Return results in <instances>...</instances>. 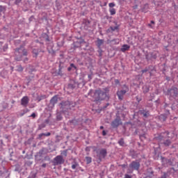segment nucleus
I'll use <instances>...</instances> for the list:
<instances>
[{
    "label": "nucleus",
    "mask_w": 178,
    "mask_h": 178,
    "mask_svg": "<svg viewBox=\"0 0 178 178\" xmlns=\"http://www.w3.org/2000/svg\"><path fill=\"white\" fill-rule=\"evenodd\" d=\"M108 6H109L110 9H113V8H115V6H116V4H115V3H109Z\"/></svg>",
    "instance_id": "19"
},
{
    "label": "nucleus",
    "mask_w": 178,
    "mask_h": 178,
    "mask_svg": "<svg viewBox=\"0 0 178 178\" xmlns=\"http://www.w3.org/2000/svg\"><path fill=\"white\" fill-rule=\"evenodd\" d=\"M25 113H26L24 111V113L19 114V116H20V117L24 116Z\"/></svg>",
    "instance_id": "38"
},
{
    "label": "nucleus",
    "mask_w": 178,
    "mask_h": 178,
    "mask_svg": "<svg viewBox=\"0 0 178 178\" xmlns=\"http://www.w3.org/2000/svg\"><path fill=\"white\" fill-rule=\"evenodd\" d=\"M147 72H148V69H147V68L142 70V73H147Z\"/></svg>",
    "instance_id": "31"
},
{
    "label": "nucleus",
    "mask_w": 178,
    "mask_h": 178,
    "mask_svg": "<svg viewBox=\"0 0 178 178\" xmlns=\"http://www.w3.org/2000/svg\"><path fill=\"white\" fill-rule=\"evenodd\" d=\"M16 60H22V57H20V58H16Z\"/></svg>",
    "instance_id": "43"
},
{
    "label": "nucleus",
    "mask_w": 178,
    "mask_h": 178,
    "mask_svg": "<svg viewBox=\"0 0 178 178\" xmlns=\"http://www.w3.org/2000/svg\"><path fill=\"white\" fill-rule=\"evenodd\" d=\"M22 2V0H15V4L19 5Z\"/></svg>",
    "instance_id": "26"
},
{
    "label": "nucleus",
    "mask_w": 178,
    "mask_h": 178,
    "mask_svg": "<svg viewBox=\"0 0 178 178\" xmlns=\"http://www.w3.org/2000/svg\"><path fill=\"white\" fill-rule=\"evenodd\" d=\"M126 92H129V86H127V85H124L123 90H118L117 92V95L118 97V99L122 101L123 99V97H124V95L126 94Z\"/></svg>",
    "instance_id": "2"
},
{
    "label": "nucleus",
    "mask_w": 178,
    "mask_h": 178,
    "mask_svg": "<svg viewBox=\"0 0 178 178\" xmlns=\"http://www.w3.org/2000/svg\"><path fill=\"white\" fill-rule=\"evenodd\" d=\"M128 173H133V170L128 169Z\"/></svg>",
    "instance_id": "42"
},
{
    "label": "nucleus",
    "mask_w": 178,
    "mask_h": 178,
    "mask_svg": "<svg viewBox=\"0 0 178 178\" xmlns=\"http://www.w3.org/2000/svg\"><path fill=\"white\" fill-rule=\"evenodd\" d=\"M19 54H22L24 56H27V50L24 47H20L15 50V55H19Z\"/></svg>",
    "instance_id": "6"
},
{
    "label": "nucleus",
    "mask_w": 178,
    "mask_h": 178,
    "mask_svg": "<svg viewBox=\"0 0 178 178\" xmlns=\"http://www.w3.org/2000/svg\"><path fill=\"white\" fill-rule=\"evenodd\" d=\"M61 155H63L64 156H67V150H63L61 152Z\"/></svg>",
    "instance_id": "23"
},
{
    "label": "nucleus",
    "mask_w": 178,
    "mask_h": 178,
    "mask_svg": "<svg viewBox=\"0 0 178 178\" xmlns=\"http://www.w3.org/2000/svg\"><path fill=\"white\" fill-rule=\"evenodd\" d=\"M97 42L98 48H101V45H102V44H104V40L98 38Z\"/></svg>",
    "instance_id": "12"
},
{
    "label": "nucleus",
    "mask_w": 178,
    "mask_h": 178,
    "mask_svg": "<svg viewBox=\"0 0 178 178\" xmlns=\"http://www.w3.org/2000/svg\"><path fill=\"white\" fill-rule=\"evenodd\" d=\"M70 70H72V67H68V72H70Z\"/></svg>",
    "instance_id": "45"
},
{
    "label": "nucleus",
    "mask_w": 178,
    "mask_h": 178,
    "mask_svg": "<svg viewBox=\"0 0 178 178\" xmlns=\"http://www.w3.org/2000/svg\"><path fill=\"white\" fill-rule=\"evenodd\" d=\"M118 81H118V80H115V83H118Z\"/></svg>",
    "instance_id": "53"
},
{
    "label": "nucleus",
    "mask_w": 178,
    "mask_h": 178,
    "mask_svg": "<svg viewBox=\"0 0 178 178\" xmlns=\"http://www.w3.org/2000/svg\"><path fill=\"white\" fill-rule=\"evenodd\" d=\"M5 49H8V44H6V45L3 47V51H5Z\"/></svg>",
    "instance_id": "35"
},
{
    "label": "nucleus",
    "mask_w": 178,
    "mask_h": 178,
    "mask_svg": "<svg viewBox=\"0 0 178 178\" xmlns=\"http://www.w3.org/2000/svg\"><path fill=\"white\" fill-rule=\"evenodd\" d=\"M130 49V46L129 44H123L121 51L122 52H126V51H129Z\"/></svg>",
    "instance_id": "10"
},
{
    "label": "nucleus",
    "mask_w": 178,
    "mask_h": 178,
    "mask_svg": "<svg viewBox=\"0 0 178 178\" xmlns=\"http://www.w3.org/2000/svg\"><path fill=\"white\" fill-rule=\"evenodd\" d=\"M33 55H35L33 56L35 58H37V56H38V51L37 49H34L33 50Z\"/></svg>",
    "instance_id": "18"
},
{
    "label": "nucleus",
    "mask_w": 178,
    "mask_h": 178,
    "mask_svg": "<svg viewBox=\"0 0 178 178\" xmlns=\"http://www.w3.org/2000/svg\"><path fill=\"white\" fill-rule=\"evenodd\" d=\"M109 89L105 88L103 90L97 89L95 90L93 95V99L95 102H98L99 101H104V99H109Z\"/></svg>",
    "instance_id": "1"
},
{
    "label": "nucleus",
    "mask_w": 178,
    "mask_h": 178,
    "mask_svg": "<svg viewBox=\"0 0 178 178\" xmlns=\"http://www.w3.org/2000/svg\"><path fill=\"white\" fill-rule=\"evenodd\" d=\"M106 134V131H105V130H104L102 131V136H105Z\"/></svg>",
    "instance_id": "37"
},
{
    "label": "nucleus",
    "mask_w": 178,
    "mask_h": 178,
    "mask_svg": "<svg viewBox=\"0 0 178 178\" xmlns=\"http://www.w3.org/2000/svg\"><path fill=\"white\" fill-rule=\"evenodd\" d=\"M124 178H131V175H129L128 174H125Z\"/></svg>",
    "instance_id": "27"
},
{
    "label": "nucleus",
    "mask_w": 178,
    "mask_h": 178,
    "mask_svg": "<svg viewBox=\"0 0 178 178\" xmlns=\"http://www.w3.org/2000/svg\"><path fill=\"white\" fill-rule=\"evenodd\" d=\"M44 136H45L46 137H49V136H51V133L48 132V133H47V134H44Z\"/></svg>",
    "instance_id": "32"
},
{
    "label": "nucleus",
    "mask_w": 178,
    "mask_h": 178,
    "mask_svg": "<svg viewBox=\"0 0 178 178\" xmlns=\"http://www.w3.org/2000/svg\"><path fill=\"white\" fill-rule=\"evenodd\" d=\"M129 168L131 169L132 170H138V169H140V162L137 161H132L129 164Z\"/></svg>",
    "instance_id": "5"
},
{
    "label": "nucleus",
    "mask_w": 178,
    "mask_h": 178,
    "mask_svg": "<svg viewBox=\"0 0 178 178\" xmlns=\"http://www.w3.org/2000/svg\"><path fill=\"white\" fill-rule=\"evenodd\" d=\"M40 98H41L42 99H45V98H47V96H45V95H42V96H40Z\"/></svg>",
    "instance_id": "34"
},
{
    "label": "nucleus",
    "mask_w": 178,
    "mask_h": 178,
    "mask_svg": "<svg viewBox=\"0 0 178 178\" xmlns=\"http://www.w3.org/2000/svg\"><path fill=\"white\" fill-rule=\"evenodd\" d=\"M149 27H151V29H152V26L151 25V24H148Z\"/></svg>",
    "instance_id": "49"
},
{
    "label": "nucleus",
    "mask_w": 178,
    "mask_h": 178,
    "mask_svg": "<svg viewBox=\"0 0 178 178\" xmlns=\"http://www.w3.org/2000/svg\"><path fill=\"white\" fill-rule=\"evenodd\" d=\"M163 144H164L165 147H169V145L172 144V142L170 141V140H166L165 142L163 143Z\"/></svg>",
    "instance_id": "15"
},
{
    "label": "nucleus",
    "mask_w": 178,
    "mask_h": 178,
    "mask_svg": "<svg viewBox=\"0 0 178 178\" xmlns=\"http://www.w3.org/2000/svg\"><path fill=\"white\" fill-rule=\"evenodd\" d=\"M56 102H58V96H54L50 100V104H51L52 105H55Z\"/></svg>",
    "instance_id": "11"
},
{
    "label": "nucleus",
    "mask_w": 178,
    "mask_h": 178,
    "mask_svg": "<svg viewBox=\"0 0 178 178\" xmlns=\"http://www.w3.org/2000/svg\"><path fill=\"white\" fill-rule=\"evenodd\" d=\"M136 101H138V102H140V101H141V99H139L138 97H136Z\"/></svg>",
    "instance_id": "44"
},
{
    "label": "nucleus",
    "mask_w": 178,
    "mask_h": 178,
    "mask_svg": "<svg viewBox=\"0 0 178 178\" xmlns=\"http://www.w3.org/2000/svg\"><path fill=\"white\" fill-rule=\"evenodd\" d=\"M168 94H170L171 97H177V88L172 87L168 90Z\"/></svg>",
    "instance_id": "8"
},
{
    "label": "nucleus",
    "mask_w": 178,
    "mask_h": 178,
    "mask_svg": "<svg viewBox=\"0 0 178 178\" xmlns=\"http://www.w3.org/2000/svg\"><path fill=\"white\" fill-rule=\"evenodd\" d=\"M76 168H77V164H73L72 165V169H76Z\"/></svg>",
    "instance_id": "28"
},
{
    "label": "nucleus",
    "mask_w": 178,
    "mask_h": 178,
    "mask_svg": "<svg viewBox=\"0 0 178 178\" xmlns=\"http://www.w3.org/2000/svg\"><path fill=\"white\" fill-rule=\"evenodd\" d=\"M88 78H89V79H91V75H88Z\"/></svg>",
    "instance_id": "51"
},
{
    "label": "nucleus",
    "mask_w": 178,
    "mask_h": 178,
    "mask_svg": "<svg viewBox=\"0 0 178 178\" xmlns=\"http://www.w3.org/2000/svg\"><path fill=\"white\" fill-rule=\"evenodd\" d=\"M104 6H106V3H104Z\"/></svg>",
    "instance_id": "52"
},
{
    "label": "nucleus",
    "mask_w": 178,
    "mask_h": 178,
    "mask_svg": "<svg viewBox=\"0 0 178 178\" xmlns=\"http://www.w3.org/2000/svg\"><path fill=\"white\" fill-rule=\"evenodd\" d=\"M42 136H44V134H39L40 138H41V137H42Z\"/></svg>",
    "instance_id": "40"
},
{
    "label": "nucleus",
    "mask_w": 178,
    "mask_h": 178,
    "mask_svg": "<svg viewBox=\"0 0 178 178\" xmlns=\"http://www.w3.org/2000/svg\"><path fill=\"white\" fill-rule=\"evenodd\" d=\"M141 114L143 115L144 118H148L149 116V112L148 111H141Z\"/></svg>",
    "instance_id": "14"
},
{
    "label": "nucleus",
    "mask_w": 178,
    "mask_h": 178,
    "mask_svg": "<svg viewBox=\"0 0 178 178\" xmlns=\"http://www.w3.org/2000/svg\"><path fill=\"white\" fill-rule=\"evenodd\" d=\"M29 102H30V99L27 96L23 97L21 99V105L25 108L29 105Z\"/></svg>",
    "instance_id": "7"
},
{
    "label": "nucleus",
    "mask_w": 178,
    "mask_h": 178,
    "mask_svg": "<svg viewBox=\"0 0 178 178\" xmlns=\"http://www.w3.org/2000/svg\"><path fill=\"white\" fill-rule=\"evenodd\" d=\"M31 118H35V113H33L31 115H30Z\"/></svg>",
    "instance_id": "33"
},
{
    "label": "nucleus",
    "mask_w": 178,
    "mask_h": 178,
    "mask_svg": "<svg viewBox=\"0 0 178 178\" xmlns=\"http://www.w3.org/2000/svg\"><path fill=\"white\" fill-rule=\"evenodd\" d=\"M70 67H74V69H77V67H75V66H74V64H73V63H71V64H70Z\"/></svg>",
    "instance_id": "30"
},
{
    "label": "nucleus",
    "mask_w": 178,
    "mask_h": 178,
    "mask_svg": "<svg viewBox=\"0 0 178 178\" xmlns=\"http://www.w3.org/2000/svg\"><path fill=\"white\" fill-rule=\"evenodd\" d=\"M42 98L40 97H38V102H40V101H42Z\"/></svg>",
    "instance_id": "39"
},
{
    "label": "nucleus",
    "mask_w": 178,
    "mask_h": 178,
    "mask_svg": "<svg viewBox=\"0 0 178 178\" xmlns=\"http://www.w3.org/2000/svg\"><path fill=\"white\" fill-rule=\"evenodd\" d=\"M27 60H29V58H26L24 60V62H27Z\"/></svg>",
    "instance_id": "46"
},
{
    "label": "nucleus",
    "mask_w": 178,
    "mask_h": 178,
    "mask_svg": "<svg viewBox=\"0 0 178 178\" xmlns=\"http://www.w3.org/2000/svg\"><path fill=\"white\" fill-rule=\"evenodd\" d=\"M3 10H6V7L3 6H0V13L1 12H3Z\"/></svg>",
    "instance_id": "21"
},
{
    "label": "nucleus",
    "mask_w": 178,
    "mask_h": 178,
    "mask_svg": "<svg viewBox=\"0 0 178 178\" xmlns=\"http://www.w3.org/2000/svg\"><path fill=\"white\" fill-rule=\"evenodd\" d=\"M3 42H0V47L1 46V45H3Z\"/></svg>",
    "instance_id": "50"
},
{
    "label": "nucleus",
    "mask_w": 178,
    "mask_h": 178,
    "mask_svg": "<svg viewBox=\"0 0 178 178\" xmlns=\"http://www.w3.org/2000/svg\"><path fill=\"white\" fill-rule=\"evenodd\" d=\"M143 90L144 94H147V92H148V91H149V88H148V86H143Z\"/></svg>",
    "instance_id": "16"
},
{
    "label": "nucleus",
    "mask_w": 178,
    "mask_h": 178,
    "mask_svg": "<svg viewBox=\"0 0 178 178\" xmlns=\"http://www.w3.org/2000/svg\"><path fill=\"white\" fill-rule=\"evenodd\" d=\"M111 29L113 31H115V30H118V27L115 26V27H111Z\"/></svg>",
    "instance_id": "29"
},
{
    "label": "nucleus",
    "mask_w": 178,
    "mask_h": 178,
    "mask_svg": "<svg viewBox=\"0 0 178 178\" xmlns=\"http://www.w3.org/2000/svg\"><path fill=\"white\" fill-rule=\"evenodd\" d=\"M109 13L111 16H113V15H116V9L109 8Z\"/></svg>",
    "instance_id": "13"
},
{
    "label": "nucleus",
    "mask_w": 178,
    "mask_h": 178,
    "mask_svg": "<svg viewBox=\"0 0 178 178\" xmlns=\"http://www.w3.org/2000/svg\"><path fill=\"white\" fill-rule=\"evenodd\" d=\"M42 168H47V164H46V163H43V164L42 165Z\"/></svg>",
    "instance_id": "41"
},
{
    "label": "nucleus",
    "mask_w": 178,
    "mask_h": 178,
    "mask_svg": "<svg viewBox=\"0 0 178 178\" xmlns=\"http://www.w3.org/2000/svg\"><path fill=\"white\" fill-rule=\"evenodd\" d=\"M96 152L97 154V156L99 161H102V159H104L108 154L106 149H101L99 150H97Z\"/></svg>",
    "instance_id": "3"
},
{
    "label": "nucleus",
    "mask_w": 178,
    "mask_h": 178,
    "mask_svg": "<svg viewBox=\"0 0 178 178\" xmlns=\"http://www.w3.org/2000/svg\"><path fill=\"white\" fill-rule=\"evenodd\" d=\"M86 163L88 165L89 163H91V162H92V159H91V157L89 156H86Z\"/></svg>",
    "instance_id": "17"
},
{
    "label": "nucleus",
    "mask_w": 178,
    "mask_h": 178,
    "mask_svg": "<svg viewBox=\"0 0 178 178\" xmlns=\"http://www.w3.org/2000/svg\"><path fill=\"white\" fill-rule=\"evenodd\" d=\"M23 67H22V65H18L17 66V72H23Z\"/></svg>",
    "instance_id": "20"
},
{
    "label": "nucleus",
    "mask_w": 178,
    "mask_h": 178,
    "mask_svg": "<svg viewBox=\"0 0 178 178\" xmlns=\"http://www.w3.org/2000/svg\"><path fill=\"white\" fill-rule=\"evenodd\" d=\"M103 129H104V126H101L100 127V130H103Z\"/></svg>",
    "instance_id": "47"
},
{
    "label": "nucleus",
    "mask_w": 178,
    "mask_h": 178,
    "mask_svg": "<svg viewBox=\"0 0 178 178\" xmlns=\"http://www.w3.org/2000/svg\"><path fill=\"white\" fill-rule=\"evenodd\" d=\"M118 144H120L121 146L124 145V141L123 140V139H120V140L118 141Z\"/></svg>",
    "instance_id": "22"
},
{
    "label": "nucleus",
    "mask_w": 178,
    "mask_h": 178,
    "mask_svg": "<svg viewBox=\"0 0 178 178\" xmlns=\"http://www.w3.org/2000/svg\"><path fill=\"white\" fill-rule=\"evenodd\" d=\"M62 163H65V159H63V156L61 155L56 156L54 159V164L62 165Z\"/></svg>",
    "instance_id": "4"
},
{
    "label": "nucleus",
    "mask_w": 178,
    "mask_h": 178,
    "mask_svg": "<svg viewBox=\"0 0 178 178\" xmlns=\"http://www.w3.org/2000/svg\"><path fill=\"white\" fill-rule=\"evenodd\" d=\"M120 124H122V121L120 118H116L111 122L112 127H118Z\"/></svg>",
    "instance_id": "9"
},
{
    "label": "nucleus",
    "mask_w": 178,
    "mask_h": 178,
    "mask_svg": "<svg viewBox=\"0 0 178 178\" xmlns=\"http://www.w3.org/2000/svg\"><path fill=\"white\" fill-rule=\"evenodd\" d=\"M140 138H145V134H143L140 136Z\"/></svg>",
    "instance_id": "36"
},
{
    "label": "nucleus",
    "mask_w": 178,
    "mask_h": 178,
    "mask_svg": "<svg viewBox=\"0 0 178 178\" xmlns=\"http://www.w3.org/2000/svg\"><path fill=\"white\" fill-rule=\"evenodd\" d=\"M152 24H155V22L151 21Z\"/></svg>",
    "instance_id": "48"
},
{
    "label": "nucleus",
    "mask_w": 178,
    "mask_h": 178,
    "mask_svg": "<svg viewBox=\"0 0 178 178\" xmlns=\"http://www.w3.org/2000/svg\"><path fill=\"white\" fill-rule=\"evenodd\" d=\"M58 75V76H62V68H59Z\"/></svg>",
    "instance_id": "24"
},
{
    "label": "nucleus",
    "mask_w": 178,
    "mask_h": 178,
    "mask_svg": "<svg viewBox=\"0 0 178 178\" xmlns=\"http://www.w3.org/2000/svg\"><path fill=\"white\" fill-rule=\"evenodd\" d=\"M61 119H62V115L58 114V115H57V120H60Z\"/></svg>",
    "instance_id": "25"
}]
</instances>
